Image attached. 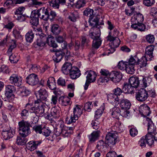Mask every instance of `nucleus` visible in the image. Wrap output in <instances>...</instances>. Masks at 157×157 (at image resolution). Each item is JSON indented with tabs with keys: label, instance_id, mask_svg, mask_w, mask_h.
<instances>
[{
	"label": "nucleus",
	"instance_id": "nucleus-18",
	"mask_svg": "<svg viewBox=\"0 0 157 157\" xmlns=\"http://www.w3.org/2000/svg\"><path fill=\"white\" fill-rule=\"evenodd\" d=\"M144 20V17L143 15L140 13H137L134 15L131 19L132 24L133 23H142Z\"/></svg>",
	"mask_w": 157,
	"mask_h": 157
},
{
	"label": "nucleus",
	"instance_id": "nucleus-7",
	"mask_svg": "<svg viewBox=\"0 0 157 157\" xmlns=\"http://www.w3.org/2000/svg\"><path fill=\"white\" fill-rule=\"evenodd\" d=\"M85 74L86 75V80L84 86V89L86 90L90 83L95 81L97 75L94 71L91 70L87 71L85 72Z\"/></svg>",
	"mask_w": 157,
	"mask_h": 157
},
{
	"label": "nucleus",
	"instance_id": "nucleus-25",
	"mask_svg": "<svg viewBox=\"0 0 157 157\" xmlns=\"http://www.w3.org/2000/svg\"><path fill=\"white\" fill-rule=\"evenodd\" d=\"M59 101L62 105L67 106L70 104L71 99L67 96H61L59 98Z\"/></svg>",
	"mask_w": 157,
	"mask_h": 157
},
{
	"label": "nucleus",
	"instance_id": "nucleus-56",
	"mask_svg": "<svg viewBox=\"0 0 157 157\" xmlns=\"http://www.w3.org/2000/svg\"><path fill=\"white\" fill-rule=\"evenodd\" d=\"M7 36L6 35H4L3 34H1V46H4L6 44L7 38Z\"/></svg>",
	"mask_w": 157,
	"mask_h": 157
},
{
	"label": "nucleus",
	"instance_id": "nucleus-63",
	"mask_svg": "<svg viewBox=\"0 0 157 157\" xmlns=\"http://www.w3.org/2000/svg\"><path fill=\"white\" fill-rule=\"evenodd\" d=\"M126 66V64L122 61L119 62L118 65V67L120 69L123 70H125V68Z\"/></svg>",
	"mask_w": 157,
	"mask_h": 157
},
{
	"label": "nucleus",
	"instance_id": "nucleus-51",
	"mask_svg": "<svg viewBox=\"0 0 157 157\" xmlns=\"http://www.w3.org/2000/svg\"><path fill=\"white\" fill-rule=\"evenodd\" d=\"M93 12L94 11L92 9L89 8L85 10L84 11L83 13L84 15L86 16L89 17L90 18L93 17Z\"/></svg>",
	"mask_w": 157,
	"mask_h": 157
},
{
	"label": "nucleus",
	"instance_id": "nucleus-50",
	"mask_svg": "<svg viewBox=\"0 0 157 157\" xmlns=\"http://www.w3.org/2000/svg\"><path fill=\"white\" fill-rule=\"evenodd\" d=\"M16 90V89L13 85H8L6 88V91L9 94H12Z\"/></svg>",
	"mask_w": 157,
	"mask_h": 157
},
{
	"label": "nucleus",
	"instance_id": "nucleus-41",
	"mask_svg": "<svg viewBox=\"0 0 157 157\" xmlns=\"http://www.w3.org/2000/svg\"><path fill=\"white\" fill-rule=\"evenodd\" d=\"M108 100H110L112 101H118L120 100V97H118L113 94H111L108 96Z\"/></svg>",
	"mask_w": 157,
	"mask_h": 157
},
{
	"label": "nucleus",
	"instance_id": "nucleus-38",
	"mask_svg": "<svg viewBox=\"0 0 157 157\" xmlns=\"http://www.w3.org/2000/svg\"><path fill=\"white\" fill-rule=\"evenodd\" d=\"M138 61L139 58L137 56H131L128 60V64L133 66L135 65H137V63Z\"/></svg>",
	"mask_w": 157,
	"mask_h": 157
},
{
	"label": "nucleus",
	"instance_id": "nucleus-17",
	"mask_svg": "<svg viewBox=\"0 0 157 157\" xmlns=\"http://www.w3.org/2000/svg\"><path fill=\"white\" fill-rule=\"evenodd\" d=\"M65 53L63 50H57L55 53V56L53 57L54 61L57 63L60 61L64 56Z\"/></svg>",
	"mask_w": 157,
	"mask_h": 157
},
{
	"label": "nucleus",
	"instance_id": "nucleus-53",
	"mask_svg": "<svg viewBox=\"0 0 157 157\" xmlns=\"http://www.w3.org/2000/svg\"><path fill=\"white\" fill-rule=\"evenodd\" d=\"M39 12L38 10H35L32 11L30 16V18H35L36 19L40 18Z\"/></svg>",
	"mask_w": 157,
	"mask_h": 157
},
{
	"label": "nucleus",
	"instance_id": "nucleus-54",
	"mask_svg": "<svg viewBox=\"0 0 157 157\" xmlns=\"http://www.w3.org/2000/svg\"><path fill=\"white\" fill-rule=\"evenodd\" d=\"M44 127V126L42 127L41 125H35L33 127V129L36 133L41 134L42 133V130Z\"/></svg>",
	"mask_w": 157,
	"mask_h": 157
},
{
	"label": "nucleus",
	"instance_id": "nucleus-34",
	"mask_svg": "<svg viewBox=\"0 0 157 157\" xmlns=\"http://www.w3.org/2000/svg\"><path fill=\"white\" fill-rule=\"evenodd\" d=\"M52 32L55 35H58L61 32V29L57 25H53L51 27Z\"/></svg>",
	"mask_w": 157,
	"mask_h": 157
},
{
	"label": "nucleus",
	"instance_id": "nucleus-32",
	"mask_svg": "<svg viewBox=\"0 0 157 157\" xmlns=\"http://www.w3.org/2000/svg\"><path fill=\"white\" fill-rule=\"evenodd\" d=\"M154 49V47L152 46H150L147 47L145 50V56L147 58L149 56L150 59L153 57V52Z\"/></svg>",
	"mask_w": 157,
	"mask_h": 157
},
{
	"label": "nucleus",
	"instance_id": "nucleus-44",
	"mask_svg": "<svg viewBox=\"0 0 157 157\" xmlns=\"http://www.w3.org/2000/svg\"><path fill=\"white\" fill-rule=\"evenodd\" d=\"M125 70L128 73L130 74H133L135 71L134 66L129 64L127 65Z\"/></svg>",
	"mask_w": 157,
	"mask_h": 157
},
{
	"label": "nucleus",
	"instance_id": "nucleus-11",
	"mask_svg": "<svg viewBox=\"0 0 157 157\" xmlns=\"http://www.w3.org/2000/svg\"><path fill=\"white\" fill-rule=\"evenodd\" d=\"M109 76V80L115 83L119 82L122 77L121 73L115 71L110 73Z\"/></svg>",
	"mask_w": 157,
	"mask_h": 157
},
{
	"label": "nucleus",
	"instance_id": "nucleus-52",
	"mask_svg": "<svg viewBox=\"0 0 157 157\" xmlns=\"http://www.w3.org/2000/svg\"><path fill=\"white\" fill-rule=\"evenodd\" d=\"M155 0H144L143 4L147 7H150L153 5L155 3Z\"/></svg>",
	"mask_w": 157,
	"mask_h": 157
},
{
	"label": "nucleus",
	"instance_id": "nucleus-1",
	"mask_svg": "<svg viewBox=\"0 0 157 157\" xmlns=\"http://www.w3.org/2000/svg\"><path fill=\"white\" fill-rule=\"evenodd\" d=\"M89 36L93 39L92 48L97 49L101 45V40L100 37V30L98 28H92L89 31Z\"/></svg>",
	"mask_w": 157,
	"mask_h": 157
},
{
	"label": "nucleus",
	"instance_id": "nucleus-3",
	"mask_svg": "<svg viewBox=\"0 0 157 157\" xmlns=\"http://www.w3.org/2000/svg\"><path fill=\"white\" fill-rule=\"evenodd\" d=\"M44 105L42 103L37 104L35 106H33L29 103L26 104L25 108L28 109L31 113H34L36 115L39 114V116L44 115Z\"/></svg>",
	"mask_w": 157,
	"mask_h": 157
},
{
	"label": "nucleus",
	"instance_id": "nucleus-23",
	"mask_svg": "<svg viewBox=\"0 0 157 157\" xmlns=\"http://www.w3.org/2000/svg\"><path fill=\"white\" fill-rule=\"evenodd\" d=\"M129 83L134 88H137L139 86L140 82V80L139 78L131 77L129 79Z\"/></svg>",
	"mask_w": 157,
	"mask_h": 157
},
{
	"label": "nucleus",
	"instance_id": "nucleus-57",
	"mask_svg": "<svg viewBox=\"0 0 157 157\" xmlns=\"http://www.w3.org/2000/svg\"><path fill=\"white\" fill-rule=\"evenodd\" d=\"M100 73L101 75V76L104 77H106L110 78L109 76V75H110V73H109V72L108 71L105 69H101L100 71Z\"/></svg>",
	"mask_w": 157,
	"mask_h": 157
},
{
	"label": "nucleus",
	"instance_id": "nucleus-8",
	"mask_svg": "<svg viewBox=\"0 0 157 157\" xmlns=\"http://www.w3.org/2000/svg\"><path fill=\"white\" fill-rule=\"evenodd\" d=\"M50 10L49 8L45 7H42L39 9V13L40 16V18L47 22L49 18V11Z\"/></svg>",
	"mask_w": 157,
	"mask_h": 157
},
{
	"label": "nucleus",
	"instance_id": "nucleus-12",
	"mask_svg": "<svg viewBox=\"0 0 157 157\" xmlns=\"http://www.w3.org/2000/svg\"><path fill=\"white\" fill-rule=\"evenodd\" d=\"M10 83L15 86H19L22 83V78L21 77L16 74H13L9 78Z\"/></svg>",
	"mask_w": 157,
	"mask_h": 157
},
{
	"label": "nucleus",
	"instance_id": "nucleus-15",
	"mask_svg": "<svg viewBox=\"0 0 157 157\" xmlns=\"http://www.w3.org/2000/svg\"><path fill=\"white\" fill-rule=\"evenodd\" d=\"M146 121L147 123L148 133L152 134L154 133L156 129V128L151 120L149 118L147 117Z\"/></svg>",
	"mask_w": 157,
	"mask_h": 157
},
{
	"label": "nucleus",
	"instance_id": "nucleus-29",
	"mask_svg": "<svg viewBox=\"0 0 157 157\" xmlns=\"http://www.w3.org/2000/svg\"><path fill=\"white\" fill-rule=\"evenodd\" d=\"M147 58L146 57L143 56L140 59H139L137 64L139 65L140 68H144V69H146V66L147 64Z\"/></svg>",
	"mask_w": 157,
	"mask_h": 157
},
{
	"label": "nucleus",
	"instance_id": "nucleus-39",
	"mask_svg": "<svg viewBox=\"0 0 157 157\" xmlns=\"http://www.w3.org/2000/svg\"><path fill=\"white\" fill-rule=\"evenodd\" d=\"M78 17V13L77 11H75L71 13L68 17V19L71 21L75 22Z\"/></svg>",
	"mask_w": 157,
	"mask_h": 157
},
{
	"label": "nucleus",
	"instance_id": "nucleus-9",
	"mask_svg": "<svg viewBox=\"0 0 157 157\" xmlns=\"http://www.w3.org/2000/svg\"><path fill=\"white\" fill-rule=\"evenodd\" d=\"M147 91L145 89H141L136 93V99L140 101H144L147 98Z\"/></svg>",
	"mask_w": 157,
	"mask_h": 157
},
{
	"label": "nucleus",
	"instance_id": "nucleus-42",
	"mask_svg": "<svg viewBox=\"0 0 157 157\" xmlns=\"http://www.w3.org/2000/svg\"><path fill=\"white\" fill-rule=\"evenodd\" d=\"M21 94L22 96H27L30 93V91L24 86L20 88Z\"/></svg>",
	"mask_w": 157,
	"mask_h": 157
},
{
	"label": "nucleus",
	"instance_id": "nucleus-40",
	"mask_svg": "<svg viewBox=\"0 0 157 157\" xmlns=\"http://www.w3.org/2000/svg\"><path fill=\"white\" fill-rule=\"evenodd\" d=\"M27 141V140L25 137L18 136L16 139V143L18 145H25Z\"/></svg>",
	"mask_w": 157,
	"mask_h": 157
},
{
	"label": "nucleus",
	"instance_id": "nucleus-62",
	"mask_svg": "<svg viewBox=\"0 0 157 157\" xmlns=\"http://www.w3.org/2000/svg\"><path fill=\"white\" fill-rule=\"evenodd\" d=\"M9 60L12 63H17L18 61V59L16 58V56L13 54H11L10 56Z\"/></svg>",
	"mask_w": 157,
	"mask_h": 157
},
{
	"label": "nucleus",
	"instance_id": "nucleus-35",
	"mask_svg": "<svg viewBox=\"0 0 157 157\" xmlns=\"http://www.w3.org/2000/svg\"><path fill=\"white\" fill-rule=\"evenodd\" d=\"M47 41L48 44L50 46L54 48H56L58 46L55 41V40L54 37H49L47 38Z\"/></svg>",
	"mask_w": 157,
	"mask_h": 157
},
{
	"label": "nucleus",
	"instance_id": "nucleus-59",
	"mask_svg": "<svg viewBox=\"0 0 157 157\" xmlns=\"http://www.w3.org/2000/svg\"><path fill=\"white\" fill-rule=\"evenodd\" d=\"M146 139L145 136L142 137L139 141V144L142 147H144L146 146Z\"/></svg>",
	"mask_w": 157,
	"mask_h": 157
},
{
	"label": "nucleus",
	"instance_id": "nucleus-45",
	"mask_svg": "<svg viewBox=\"0 0 157 157\" xmlns=\"http://www.w3.org/2000/svg\"><path fill=\"white\" fill-rule=\"evenodd\" d=\"M109 80V78L101 76L98 79L97 82L98 85H101L103 83L107 82Z\"/></svg>",
	"mask_w": 157,
	"mask_h": 157
},
{
	"label": "nucleus",
	"instance_id": "nucleus-21",
	"mask_svg": "<svg viewBox=\"0 0 157 157\" xmlns=\"http://www.w3.org/2000/svg\"><path fill=\"white\" fill-rule=\"evenodd\" d=\"M106 148V143L103 140H100L97 143L96 148L101 152L105 151Z\"/></svg>",
	"mask_w": 157,
	"mask_h": 157
},
{
	"label": "nucleus",
	"instance_id": "nucleus-37",
	"mask_svg": "<svg viewBox=\"0 0 157 157\" xmlns=\"http://www.w3.org/2000/svg\"><path fill=\"white\" fill-rule=\"evenodd\" d=\"M34 37V35L32 30L29 31L25 35V39L28 42H32Z\"/></svg>",
	"mask_w": 157,
	"mask_h": 157
},
{
	"label": "nucleus",
	"instance_id": "nucleus-60",
	"mask_svg": "<svg viewBox=\"0 0 157 157\" xmlns=\"http://www.w3.org/2000/svg\"><path fill=\"white\" fill-rule=\"evenodd\" d=\"M146 40L150 43H153L155 40V38L153 35L149 34L147 35L146 37Z\"/></svg>",
	"mask_w": 157,
	"mask_h": 157
},
{
	"label": "nucleus",
	"instance_id": "nucleus-4",
	"mask_svg": "<svg viewBox=\"0 0 157 157\" xmlns=\"http://www.w3.org/2000/svg\"><path fill=\"white\" fill-rule=\"evenodd\" d=\"M83 109L82 106L81 105H75L73 109V115H71L68 121H67V123L71 124L75 122L76 120H78V118L82 113Z\"/></svg>",
	"mask_w": 157,
	"mask_h": 157
},
{
	"label": "nucleus",
	"instance_id": "nucleus-20",
	"mask_svg": "<svg viewBox=\"0 0 157 157\" xmlns=\"http://www.w3.org/2000/svg\"><path fill=\"white\" fill-rule=\"evenodd\" d=\"M37 94V96L39 97L40 100L45 101L47 100L48 95L47 92L45 89H40L38 91Z\"/></svg>",
	"mask_w": 157,
	"mask_h": 157
},
{
	"label": "nucleus",
	"instance_id": "nucleus-19",
	"mask_svg": "<svg viewBox=\"0 0 157 157\" xmlns=\"http://www.w3.org/2000/svg\"><path fill=\"white\" fill-rule=\"evenodd\" d=\"M72 64L68 62H65L62 67V71L65 75H68L72 70Z\"/></svg>",
	"mask_w": 157,
	"mask_h": 157
},
{
	"label": "nucleus",
	"instance_id": "nucleus-64",
	"mask_svg": "<svg viewBox=\"0 0 157 157\" xmlns=\"http://www.w3.org/2000/svg\"><path fill=\"white\" fill-rule=\"evenodd\" d=\"M92 106L91 102H89L85 104L84 108L85 110L90 112Z\"/></svg>",
	"mask_w": 157,
	"mask_h": 157
},
{
	"label": "nucleus",
	"instance_id": "nucleus-61",
	"mask_svg": "<svg viewBox=\"0 0 157 157\" xmlns=\"http://www.w3.org/2000/svg\"><path fill=\"white\" fill-rule=\"evenodd\" d=\"M99 122L97 121L96 120L94 121H93L91 123L92 126L93 127L94 129L97 130L98 129L99 127Z\"/></svg>",
	"mask_w": 157,
	"mask_h": 157
},
{
	"label": "nucleus",
	"instance_id": "nucleus-58",
	"mask_svg": "<svg viewBox=\"0 0 157 157\" xmlns=\"http://www.w3.org/2000/svg\"><path fill=\"white\" fill-rule=\"evenodd\" d=\"M71 134V132L67 129H65V127L63 125L61 135L65 137H67L70 136Z\"/></svg>",
	"mask_w": 157,
	"mask_h": 157
},
{
	"label": "nucleus",
	"instance_id": "nucleus-2",
	"mask_svg": "<svg viewBox=\"0 0 157 157\" xmlns=\"http://www.w3.org/2000/svg\"><path fill=\"white\" fill-rule=\"evenodd\" d=\"M18 131L20 135L23 137L28 136L31 133V125L28 122L22 120L18 123Z\"/></svg>",
	"mask_w": 157,
	"mask_h": 157
},
{
	"label": "nucleus",
	"instance_id": "nucleus-14",
	"mask_svg": "<svg viewBox=\"0 0 157 157\" xmlns=\"http://www.w3.org/2000/svg\"><path fill=\"white\" fill-rule=\"evenodd\" d=\"M69 74L71 78L73 79L78 78L81 75L79 69L77 67H73L72 70Z\"/></svg>",
	"mask_w": 157,
	"mask_h": 157
},
{
	"label": "nucleus",
	"instance_id": "nucleus-16",
	"mask_svg": "<svg viewBox=\"0 0 157 157\" xmlns=\"http://www.w3.org/2000/svg\"><path fill=\"white\" fill-rule=\"evenodd\" d=\"M41 143V142L40 141L32 140L27 143L26 145V147L28 150L33 151L36 149L37 146Z\"/></svg>",
	"mask_w": 157,
	"mask_h": 157
},
{
	"label": "nucleus",
	"instance_id": "nucleus-26",
	"mask_svg": "<svg viewBox=\"0 0 157 157\" xmlns=\"http://www.w3.org/2000/svg\"><path fill=\"white\" fill-rule=\"evenodd\" d=\"M140 109L142 110V114L146 118L147 116H148L151 113V111L149 107L147 105L141 106Z\"/></svg>",
	"mask_w": 157,
	"mask_h": 157
},
{
	"label": "nucleus",
	"instance_id": "nucleus-33",
	"mask_svg": "<svg viewBox=\"0 0 157 157\" xmlns=\"http://www.w3.org/2000/svg\"><path fill=\"white\" fill-rule=\"evenodd\" d=\"M147 144L150 146H151L154 143V136L151 133H147L145 136Z\"/></svg>",
	"mask_w": 157,
	"mask_h": 157
},
{
	"label": "nucleus",
	"instance_id": "nucleus-27",
	"mask_svg": "<svg viewBox=\"0 0 157 157\" xmlns=\"http://www.w3.org/2000/svg\"><path fill=\"white\" fill-rule=\"evenodd\" d=\"M132 28L141 31H144L146 29L145 26L142 23H133L131 25Z\"/></svg>",
	"mask_w": 157,
	"mask_h": 157
},
{
	"label": "nucleus",
	"instance_id": "nucleus-13",
	"mask_svg": "<svg viewBox=\"0 0 157 157\" xmlns=\"http://www.w3.org/2000/svg\"><path fill=\"white\" fill-rule=\"evenodd\" d=\"M107 40L111 42V46L114 48H117L119 46L120 43L119 39L117 37H113L111 35L108 36L107 37Z\"/></svg>",
	"mask_w": 157,
	"mask_h": 157
},
{
	"label": "nucleus",
	"instance_id": "nucleus-48",
	"mask_svg": "<svg viewBox=\"0 0 157 157\" xmlns=\"http://www.w3.org/2000/svg\"><path fill=\"white\" fill-rule=\"evenodd\" d=\"M142 81L140 80V82H142L144 86L145 87H147L148 85H149L150 83V82H151V79L150 78H144L142 77Z\"/></svg>",
	"mask_w": 157,
	"mask_h": 157
},
{
	"label": "nucleus",
	"instance_id": "nucleus-30",
	"mask_svg": "<svg viewBox=\"0 0 157 157\" xmlns=\"http://www.w3.org/2000/svg\"><path fill=\"white\" fill-rule=\"evenodd\" d=\"M100 132L99 130L93 132L89 136L90 141L94 142L97 140L99 136Z\"/></svg>",
	"mask_w": 157,
	"mask_h": 157
},
{
	"label": "nucleus",
	"instance_id": "nucleus-36",
	"mask_svg": "<svg viewBox=\"0 0 157 157\" xmlns=\"http://www.w3.org/2000/svg\"><path fill=\"white\" fill-rule=\"evenodd\" d=\"M51 115L53 117L57 118L60 116V111L59 108L57 107H53L51 109Z\"/></svg>",
	"mask_w": 157,
	"mask_h": 157
},
{
	"label": "nucleus",
	"instance_id": "nucleus-47",
	"mask_svg": "<svg viewBox=\"0 0 157 157\" xmlns=\"http://www.w3.org/2000/svg\"><path fill=\"white\" fill-rule=\"evenodd\" d=\"M63 125L61 124L59 127L55 128L54 130V132L56 135L58 136L62 134V130Z\"/></svg>",
	"mask_w": 157,
	"mask_h": 157
},
{
	"label": "nucleus",
	"instance_id": "nucleus-31",
	"mask_svg": "<svg viewBox=\"0 0 157 157\" xmlns=\"http://www.w3.org/2000/svg\"><path fill=\"white\" fill-rule=\"evenodd\" d=\"M134 91V88L129 83L126 84L124 85L123 88V91L124 93L132 94Z\"/></svg>",
	"mask_w": 157,
	"mask_h": 157
},
{
	"label": "nucleus",
	"instance_id": "nucleus-46",
	"mask_svg": "<svg viewBox=\"0 0 157 157\" xmlns=\"http://www.w3.org/2000/svg\"><path fill=\"white\" fill-rule=\"evenodd\" d=\"M49 6L55 9H59V5L56 0H51L48 2Z\"/></svg>",
	"mask_w": 157,
	"mask_h": 157
},
{
	"label": "nucleus",
	"instance_id": "nucleus-22",
	"mask_svg": "<svg viewBox=\"0 0 157 157\" xmlns=\"http://www.w3.org/2000/svg\"><path fill=\"white\" fill-rule=\"evenodd\" d=\"M43 35L40 36L37 41V44L39 47H44L45 45L47 40V37L45 35L43 34Z\"/></svg>",
	"mask_w": 157,
	"mask_h": 157
},
{
	"label": "nucleus",
	"instance_id": "nucleus-6",
	"mask_svg": "<svg viewBox=\"0 0 157 157\" xmlns=\"http://www.w3.org/2000/svg\"><path fill=\"white\" fill-rule=\"evenodd\" d=\"M1 129L2 131V136L3 139L5 140H7L12 137L15 134V131L12 129L10 127H7L4 125Z\"/></svg>",
	"mask_w": 157,
	"mask_h": 157
},
{
	"label": "nucleus",
	"instance_id": "nucleus-24",
	"mask_svg": "<svg viewBox=\"0 0 157 157\" xmlns=\"http://www.w3.org/2000/svg\"><path fill=\"white\" fill-rule=\"evenodd\" d=\"M120 105L122 109H130L131 104L130 101L126 99H120Z\"/></svg>",
	"mask_w": 157,
	"mask_h": 157
},
{
	"label": "nucleus",
	"instance_id": "nucleus-28",
	"mask_svg": "<svg viewBox=\"0 0 157 157\" xmlns=\"http://www.w3.org/2000/svg\"><path fill=\"white\" fill-rule=\"evenodd\" d=\"M121 109L120 108L114 107L112 109L111 115L113 117L119 119V117L121 116Z\"/></svg>",
	"mask_w": 157,
	"mask_h": 157
},
{
	"label": "nucleus",
	"instance_id": "nucleus-49",
	"mask_svg": "<svg viewBox=\"0 0 157 157\" xmlns=\"http://www.w3.org/2000/svg\"><path fill=\"white\" fill-rule=\"evenodd\" d=\"M28 109L26 108L23 110L21 113V118L23 119H26L29 116Z\"/></svg>",
	"mask_w": 157,
	"mask_h": 157
},
{
	"label": "nucleus",
	"instance_id": "nucleus-5",
	"mask_svg": "<svg viewBox=\"0 0 157 157\" xmlns=\"http://www.w3.org/2000/svg\"><path fill=\"white\" fill-rule=\"evenodd\" d=\"M105 139L108 145L110 146L119 141L117 134L116 132H108L106 135Z\"/></svg>",
	"mask_w": 157,
	"mask_h": 157
},
{
	"label": "nucleus",
	"instance_id": "nucleus-43",
	"mask_svg": "<svg viewBox=\"0 0 157 157\" xmlns=\"http://www.w3.org/2000/svg\"><path fill=\"white\" fill-rule=\"evenodd\" d=\"M86 0H78L75 3V7L79 9L86 6Z\"/></svg>",
	"mask_w": 157,
	"mask_h": 157
},
{
	"label": "nucleus",
	"instance_id": "nucleus-55",
	"mask_svg": "<svg viewBox=\"0 0 157 157\" xmlns=\"http://www.w3.org/2000/svg\"><path fill=\"white\" fill-rule=\"evenodd\" d=\"M121 116H122L125 118L128 117L129 115L130 112L128 109H121Z\"/></svg>",
	"mask_w": 157,
	"mask_h": 157
},
{
	"label": "nucleus",
	"instance_id": "nucleus-10",
	"mask_svg": "<svg viewBox=\"0 0 157 157\" xmlns=\"http://www.w3.org/2000/svg\"><path fill=\"white\" fill-rule=\"evenodd\" d=\"M26 82L29 85L34 86L39 82L37 76L35 74H31L28 75L26 78Z\"/></svg>",
	"mask_w": 157,
	"mask_h": 157
}]
</instances>
